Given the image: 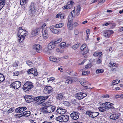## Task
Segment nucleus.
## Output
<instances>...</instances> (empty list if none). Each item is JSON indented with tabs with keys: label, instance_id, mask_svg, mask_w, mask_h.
Wrapping results in <instances>:
<instances>
[{
	"label": "nucleus",
	"instance_id": "nucleus-1",
	"mask_svg": "<svg viewBox=\"0 0 123 123\" xmlns=\"http://www.w3.org/2000/svg\"><path fill=\"white\" fill-rule=\"evenodd\" d=\"M26 32V31L22 29L21 27L18 28L17 34V39L19 42H21L24 40Z\"/></svg>",
	"mask_w": 123,
	"mask_h": 123
},
{
	"label": "nucleus",
	"instance_id": "nucleus-2",
	"mask_svg": "<svg viewBox=\"0 0 123 123\" xmlns=\"http://www.w3.org/2000/svg\"><path fill=\"white\" fill-rule=\"evenodd\" d=\"M55 109V107L48 104L46 105L45 106L41 108V111L42 112L44 113H47L53 112Z\"/></svg>",
	"mask_w": 123,
	"mask_h": 123
},
{
	"label": "nucleus",
	"instance_id": "nucleus-3",
	"mask_svg": "<svg viewBox=\"0 0 123 123\" xmlns=\"http://www.w3.org/2000/svg\"><path fill=\"white\" fill-rule=\"evenodd\" d=\"M32 86V83L30 81H27L23 85V89L25 91H27L30 90Z\"/></svg>",
	"mask_w": 123,
	"mask_h": 123
},
{
	"label": "nucleus",
	"instance_id": "nucleus-4",
	"mask_svg": "<svg viewBox=\"0 0 123 123\" xmlns=\"http://www.w3.org/2000/svg\"><path fill=\"white\" fill-rule=\"evenodd\" d=\"M77 79L75 78H73L68 76H66L64 78V81L65 83L70 84L72 83L77 81Z\"/></svg>",
	"mask_w": 123,
	"mask_h": 123
},
{
	"label": "nucleus",
	"instance_id": "nucleus-5",
	"mask_svg": "<svg viewBox=\"0 0 123 123\" xmlns=\"http://www.w3.org/2000/svg\"><path fill=\"white\" fill-rule=\"evenodd\" d=\"M69 116L67 115H63L58 117L56 118V120L59 122H66L69 120Z\"/></svg>",
	"mask_w": 123,
	"mask_h": 123
},
{
	"label": "nucleus",
	"instance_id": "nucleus-6",
	"mask_svg": "<svg viewBox=\"0 0 123 123\" xmlns=\"http://www.w3.org/2000/svg\"><path fill=\"white\" fill-rule=\"evenodd\" d=\"M49 97V96L37 97L34 98V100L37 102L38 103L40 104L44 102Z\"/></svg>",
	"mask_w": 123,
	"mask_h": 123
},
{
	"label": "nucleus",
	"instance_id": "nucleus-7",
	"mask_svg": "<svg viewBox=\"0 0 123 123\" xmlns=\"http://www.w3.org/2000/svg\"><path fill=\"white\" fill-rule=\"evenodd\" d=\"M33 49L38 53L41 52L42 50V46L39 44H35L33 46Z\"/></svg>",
	"mask_w": 123,
	"mask_h": 123
},
{
	"label": "nucleus",
	"instance_id": "nucleus-8",
	"mask_svg": "<svg viewBox=\"0 0 123 123\" xmlns=\"http://www.w3.org/2000/svg\"><path fill=\"white\" fill-rule=\"evenodd\" d=\"M21 82L19 81H16L11 85V86L15 89H17L19 88L21 86Z\"/></svg>",
	"mask_w": 123,
	"mask_h": 123
},
{
	"label": "nucleus",
	"instance_id": "nucleus-9",
	"mask_svg": "<svg viewBox=\"0 0 123 123\" xmlns=\"http://www.w3.org/2000/svg\"><path fill=\"white\" fill-rule=\"evenodd\" d=\"M53 91V88L50 86H46L44 89V92L46 94H49Z\"/></svg>",
	"mask_w": 123,
	"mask_h": 123
},
{
	"label": "nucleus",
	"instance_id": "nucleus-10",
	"mask_svg": "<svg viewBox=\"0 0 123 123\" xmlns=\"http://www.w3.org/2000/svg\"><path fill=\"white\" fill-rule=\"evenodd\" d=\"M86 113L89 115L90 117L92 118H94L97 117L99 115L98 113L96 112H92L91 111H87Z\"/></svg>",
	"mask_w": 123,
	"mask_h": 123
},
{
	"label": "nucleus",
	"instance_id": "nucleus-11",
	"mask_svg": "<svg viewBox=\"0 0 123 123\" xmlns=\"http://www.w3.org/2000/svg\"><path fill=\"white\" fill-rule=\"evenodd\" d=\"M42 35L43 38L45 40H46L48 38V34L47 30L44 29H43L42 31Z\"/></svg>",
	"mask_w": 123,
	"mask_h": 123
},
{
	"label": "nucleus",
	"instance_id": "nucleus-12",
	"mask_svg": "<svg viewBox=\"0 0 123 123\" xmlns=\"http://www.w3.org/2000/svg\"><path fill=\"white\" fill-rule=\"evenodd\" d=\"M37 11L36 7H35V5L34 3H32L30 6V12L32 14H34Z\"/></svg>",
	"mask_w": 123,
	"mask_h": 123
},
{
	"label": "nucleus",
	"instance_id": "nucleus-13",
	"mask_svg": "<svg viewBox=\"0 0 123 123\" xmlns=\"http://www.w3.org/2000/svg\"><path fill=\"white\" fill-rule=\"evenodd\" d=\"M25 101L28 103H30L33 101L34 100L33 97L32 96L27 95L25 96Z\"/></svg>",
	"mask_w": 123,
	"mask_h": 123
},
{
	"label": "nucleus",
	"instance_id": "nucleus-14",
	"mask_svg": "<svg viewBox=\"0 0 123 123\" xmlns=\"http://www.w3.org/2000/svg\"><path fill=\"white\" fill-rule=\"evenodd\" d=\"M57 112L60 114H63L66 112V110L65 109L60 107H57Z\"/></svg>",
	"mask_w": 123,
	"mask_h": 123
},
{
	"label": "nucleus",
	"instance_id": "nucleus-15",
	"mask_svg": "<svg viewBox=\"0 0 123 123\" xmlns=\"http://www.w3.org/2000/svg\"><path fill=\"white\" fill-rule=\"evenodd\" d=\"M86 45L85 44H84L82 45L80 47V50L82 51L84 50L85 49L86 50L83 53V54L84 55L86 54L89 51V50L88 48H86Z\"/></svg>",
	"mask_w": 123,
	"mask_h": 123
},
{
	"label": "nucleus",
	"instance_id": "nucleus-16",
	"mask_svg": "<svg viewBox=\"0 0 123 123\" xmlns=\"http://www.w3.org/2000/svg\"><path fill=\"white\" fill-rule=\"evenodd\" d=\"M27 72L29 74H33L35 76H37V73L35 68H32L31 69L28 70Z\"/></svg>",
	"mask_w": 123,
	"mask_h": 123
},
{
	"label": "nucleus",
	"instance_id": "nucleus-17",
	"mask_svg": "<svg viewBox=\"0 0 123 123\" xmlns=\"http://www.w3.org/2000/svg\"><path fill=\"white\" fill-rule=\"evenodd\" d=\"M40 29V28H36L33 30L31 33V37H34L37 35L38 31Z\"/></svg>",
	"mask_w": 123,
	"mask_h": 123
},
{
	"label": "nucleus",
	"instance_id": "nucleus-18",
	"mask_svg": "<svg viewBox=\"0 0 123 123\" xmlns=\"http://www.w3.org/2000/svg\"><path fill=\"white\" fill-rule=\"evenodd\" d=\"M49 59L51 61L58 62L61 60V58L59 57H56L54 56H51L49 57Z\"/></svg>",
	"mask_w": 123,
	"mask_h": 123
},
{
	"label": "nucleus",
	"instance_id": "nucleus-19",
	"mask_svg": "<svg viewBox=\"0 0 123 123\" xmlns=\"http://www.w3.org/2000/svg\"><path fill=\"white\" fill-rule=\"evenodd\" d=\"M114 33L112 30L107 31H105L104 33V36L107 38H109L111 35V34Z\"/></svg>",
	"mask_w": 123,
	"mask_h": 123
},
{
	"label": "nucleus",
	"instance_id": "nucleus-20",
	"mask_svg": "<svg viewBox=\"0 0 123 123\" xmlns=\"http://www.w3.org/2000/svg\"><path fill=\"white\" fill-rule=\"evenodd\" d=\"M56 46V44L54 42L52 41L49 43L48 47L49 49H52L55 48Z\"/></svg>",
	"mask_w": 123,
	"mask_h": 123
},
{
	"label": "nucleus",
	"instance_id": "nucleus-21",
	"mask_svg": "<svg viewBox=\"0 0 123 123\" xmlns=\"http://www.w3.org/2000/svg\"><path fill=\"white\" fill-rule=\"evenodd\" d=\"M70 116L71 118L74 120H76L79 118L78 113L77 112H74L71 113Z\"/></svg>",
	"mask_w": 123,
	"mask_h": 123
},
{
	"label": "nucleus",
	"instance_id": "nucleus-22",
	"mask_svg": "<svg viewBox=\"0 0 123 123\" xmlns=\"http://www.w3.org/2000/svg\"><path fill=\"white\" fill-rule=\"evenodd\" d=\"M26 109L27 108L26 107H20L16 108L15 111L16 112L19 113L26 110Z\"/></svg>",
	"mask_w": 123,
	"mask_h": 123
},
{
	"label": "nucleus",
	"instance_id": "nucleus-23",
	"mask_svg": "<svg viewBox=\"0 0 123 123\" xmlns=\"http://www.w3.org/2000/svg\"><path fill=\"white\" fill-rule=\"evenodd\" d=\"M103 104L105 105L104 106L107 109L112 108L113 105L112 103L109 102H106Z\"/></svg>",
	"mask_w": 123,
	"mask_h": 123
},
{
	"label": "nucleus",
	"instance_id": "nucleus-24",
	"mask_svg": "<svg viewBox=\"0 0 123 123\" xmlns=\"http://www.w3.org/2000/svg\"><path fill=\"white\" fill-rule=\"evenodd\" d=\"M119 115L117 113L113 114L111 115L110 117V118L112 119H117L119 117Z\"/></svg>",
	"mask_w": 123,
	"mask_h": 123
},
{
	"label": "nucleus",
	"instance_id": "nucleus-25",
	"mask_svg": "<svg viewBox=\"0 0 123 123\" xmlns=\"http://www.w3.org/2000/svg\"><path fill=\"white\" fill-rule=\"evenodd\" d=\"M82 92H79L75 94V97L76 99L79 100L82 99L83 97L82 96Z\"/></svg>",
	"mask_w": 123,
	"mask_h": 123
},
{
	"label": "nucleus",
	"instance_id": "nucleus-26",
	"mask_svg": "<svg viewBox=\"0 0 123 123\" xmlns=\"http://www.w3.org/2000/svg\"><path fill=\"white\" fill-rule=\"evenodd\" d=\"M105 105L103 104L102 105H101L100 107L98 108V109L99 111L101 112H103L107 110L105 107L104 106Z\"/></svg>",
	"mask_w": 123,
	"mask_h": 123
},
{
	"label": "nucleus",
	"instance_id": "nucleus-27",
	"mask_svg": "<svg viewBox=\"0 0 123 123\" xmlns=\"http://www.w3.org/2000/svg\"><path fill=\"white\" fill-rule=\"evenodd\" d=\"M23 116L27 117L29 116L31 114V112L30 111H25L22 113Z\"/></svg>",
	"mask_w": 123,
	"mask_h": 123
},
{
	"label": "nucleus",
	"instance_id": "nucleus-28",
	"mask_svg": "<svg viewBox=\"0 0 123 123\" xmlns=\"http://www.w3.org/2000/svg\"><path fill=\"white\" fill-rule=\"evenodd\" d=\"M74 3L73 0H70L68 1L67 4L70 9L72 8L73 5L74 4Z\"/></svg>",
	"mask_w": 123,
	"mask_h": 123
},
{
	"label": "nucleus",
	"instance_id": "nucleus-29",
	"mask_svg": "<svg viewBox=\"0 0 123 123\" xmlns=\"http://www.w3.org/2000/svg\"><path fill=\"white\" fill-rule=\"evenodd\" d=\"M72 22V21H68V28L70 30L72 29L73 28V24Z\"/></svg>",
	"mask_w": 123,
	"mask_h": 123
},
{
	"label": "nucleus",
	"instance_id": "nucleus-30",
	"mask_svg": "<svg viewBox=\"0 0 123 123\" xmlns=\"http://www.w3.org/2000/svg\"><path fill=\"white\" fill-rule=\"evenodd\" d=\"M63 98V94L62 93H60L57 95L56 96V99L58 100H61Z\"/></svg>",
	"mask_w": 123,
	"mask_h": 123
},
{
	"label": "nucleus",
	"instance_id": "nucleus-31",
	"mask_svg": "<svg viewBox=\"0 0 123 123\" xmlns=\"http://www.w3.org/2000/svg\"><path fill=\"white\" fill-rule=\"evenodd\" d=\"M5 3V0H0V11L4 6Z\"/></svg>",
	"mask_w": 123,
	"mask_h": 123
},
{
	"label": "nucleus",
	"instance_id": "nucleus-32",
	"mask_svg": "<svg viewBox=\"0 0 123 123\" xmlns=\"http://www.w3.org/2000/svg\"><path fill=\"white\" fill-rule=\"evenodd\" d=\"M81 85L85 87H88V82L85 80H84L81 82Z\"/></svg>",
	"mask_w": 123,
	"mask_h": 123
},
{
	"label": "nucleus",
	"instance_id": "nucleus-33",
	"mask_svg": "<svg viewBox=\"0 0 123 123\" xmlns=\"http://www.w3.org/2000/svg\"><path fill=\"white\" fill-rule=\"evenodd\" d=\"M84 69H83L82 71V74L83 75H86L90 73L89 71H84Z\"/></svg>",
	"mask_w": 123,
	"mask_h": 123
},
{
	"label": "nucleus",
	"instance_id": "nucleus-34",
	"mask_svg": "<svg viewBox=\"0 0 123 123\" xmlns=\"http://www.w3.org/2000/svg\"><path fill=\"white\" fill-rule=\"evenodd\" d=\"M5 78L3 75L0 73V83L3 82L5 80Z\"/></svg>",
	"mask_w": 123,
	"mask_h": 123
},
{
	"label": "nucleus",
	"instance_id": "nucleus-35",
	"mask_svg": "<svg viewBox=\"0 0 123 123\" xmlns=\"http://www.w3.org/2000/svg\"><path fill=\"white\" fill-rule=\"evenodd\" d=\"M64 24L62 23H61L57 24L55 25V27L56 28H59L62 27Z\"/></svg>",
	"mask_w": 123,
	"mask_h": 123
},
{
	"label": "nucleus",
	"instance_id": "nucleus-36",
	"mask_svg": "<svg viewBox=\"0 0 123 123\" xmlns=\"http://www.w3.org/2000/svg\"><path fill=\"white\" fill-rule=\"evenodd\" d=\"M120 82V80H114L112 81V85H114Z\"/></svg>",
	"mask_w": 123,
	"mask_h": 123
},
{
	"label": "nucleus",
	"instance_id": "nucleus-37",
	"mask_svg": "<svg viewBox=\"0 0 123 123\" xmlns=\"http://www.w3.org/2000/svg\"><path fill=\"white\" fill-rule=\"evenodd\" d=\"M104 71V70L102 69H97L96 71V74H98L100 73H102Z\"/></svg>",
	"mask_w": 123,
	"mask_h": 123
},
{
	"label": "nucleus",
	"instance_id": "nucleus-38",
	"mask_svg": "<svg viewBox=\"0 0 123 123\" xmlns=\"http://www.w3.org/2000/svg\"><path fill=\"white\" fill-rule=\"evenodd\" d=\"M116 63L112 62H111L109 64V66L111 67H113L115 66Z\"/></svg>",
	"mask_w": 123,
	"mask_h": 123
},
{
	"label": "nucleus",
	"instance_id": "nucleus-39",
	"mask_svg": "<svg viewBox=\"0 0 123 123\" xmlns=\"http://www.w3.org/2000/svg\"><path fill=\"white\" fill-rule=\"evenodd\" d=\"M102 54V52H96L93 55L94 56H100Z\"/></svg>",
	"mask_w": 123,
	"mask_h": 123
},
{
	"label": "nucleus",
	"instance_id": "nucleus-40",
	"mask_svg": "<svg viewBox=\"0 0 123 123\" xmlns=\"http://www.w3.org/2000/svg\"><path fill=\"white\" fill-rule=\"evenodd\" d=\"M55 79V78L54 77L49 78L47 79L48 82L51 83Z\"/></svg>",
	"mask_w": 123,
	"mask_h": 123
},
{
	"label": "nucleus",
	"instance_id": "nucleus-41",
	"mask_svg": "<svg viewBox=\"0 0 123 123\" xmlns=\"http://www.w3.org/2000/svg\"><path fill=\"white\" fill-rule=\"evenodd\" d=\"M52 32L56 34H58L60 33L61 31H59L58 30L56 29H54Z\"/></svg>",
	"mask_w": 123,
	"mask_h": 123
},
{
	"label": "nucleus",
	"instance_id": "nucleus-42",
	"mask_svg": "<svg viewBox=\"0 0 123 123\" xmlns=\"http://www.w3.org/2000/svg\"><path fill=\"white\" fill-rule=\"evenodd\" d=\"M79 46L78 43L74 45L73 46V48L74 49H76L78 48Z\"/></svg>",
	"mask_w": 123,
	"mask_h": 123
},
{
	"label": "nucleus",
	"instance_id": "nucleus-43",
	"mask_svg": "<svg viewBox=\"0 0 123 123\" xmlns=\"http://www.w3.org/2000/svg\"><path fill=\"white\" fill-rule=\"evenodd\" d=\"M73 17V16L72 15H70V14L68 17V21H72Z\"/></svg>",
	"mask_w": 123,
	"mask_h": 123
},
{
	"label": "nucleus",
	"instance_id": "nucleus-44",
	"mask_svg": "<svg viewBox=\"0 0 123 123\" xmlns=\"http://www.w3.org/2000/svg\"><path fill=\"white\" fill-rule=\"evenodd\" d=\"M19 74V71H16L14 72L13 73V75L14 76H18Z\"/></svg>",
	"mask_w": 123,
	"mask_h": 123
},
{
	"label": "nucleus",
	"instance_id": "nucleus-45",
	"mask_svg": "<svg viewBox=\"0 0 123 123\" xmlns=\"http://www.w3.org/2000/svg\"><path fill=\"white\" fill-rule=\"evenodd\" d=\"M66 45V43L64 42L61 43L60 44V46L62 48L65 47Z\"/></svg>",
	"mask_w": 123,
	"mask_h": 123
},
{
	"label": "nucleus",
	"instance_id": "nucleus-46",
	"mask_svg": "<svg viewBox=\"0 0 123 123\" xmlns=\"http://www.w3.org/2000/svg\"><path fill=\"white\" fill-rule=\"evenodd\" d=\"M19 64V62L18 61L15 62L13 63L12 64V66L13 67H15L17 66L18 64Z\"/></svg>",
	"mask_w": 123,
	"mask_h": 123
},
{
	"label": "nucleus",
	"instance_id": "nucleus-47",
	"mask_svg": "<svg viewBox=\"0 0 123 123\" xmlns=\"http://www.w3.org/2000/svg\"><path fill=\"white\" fill-rule=\"evenodd\" d=\"M62 40V38H60L58 39L57 40L54 42L56 44H57L58 43L60 42H61Z\"/></svg>",
	"mask_w": 123,
	"mask_h": 123
},
{
	"label": "nucleus",
	"instance_id": "nucleus-48",
	"mask_svg": "<svg viewBox=\"0 0 123 123\" xmlns=\"http://www.w3.org/2000/svg\"><path fill=\"white\" fill-rule=\"evenodd\" d=\"M69 6L67 4L66 5L62 7V8L63 9H70V7H69Z\"/></svg>",
	"mask_w": 123,
	"mask_h": 123
},
{
	"label": "nucleus",
	"instance_id": "nucleus-49",
	"mask_svg": "<svg viewBox=\"0 0 123 123\" xmlns=\"http://www.w3.org/2000/svg\"><path fill=\"white\" fill-rule=\"evenodd\" d=\"M63 104L66 106H69L70 105V103L68 101L64 102L63 103Z\"/></svg>",
	"mask_w": 123,
	"mask_h": 123
},
{
	"label": "nucleus",
	"instance_id": "nucleus-50",
	"mask_svg": "<svg viewBox=\"0 0 123 123\" xmlns=\"http://www.w3.org/2000/svg\"><path fill=\"white\" fill-rule=\"evenodd\" d=\"M14 110V109L13 108H11L8 110L7 111V112L8 113H11Z\"/></svg>",
	"mask_w": 123,
	"mask_h": 123
},
{
	"label": "nucleus",
	"instance_id": "nucleus-51",
	"mask_svg": "<svg viewBox=\"0 0 123 123\" xmlns=\"http://www.w3.org/2000/svg\"><path fill=\"white\" fill-rule=\"evenodd\" d=\"M16 117L18 118H19L23 116L22 113L21 114H18L15 115Z\"/></svg>",
	"mask_w": 123,
	"mask_h": 123
},
{
	"label": "nucleus",
	"instance_id": "nucleus-52",
	"mask_svg": "<svg viewBox=\"0 0 123 123\" xmlns=\"http://www.w3.org/2000/svg\"><path fill=\"white\" fill-rule=\"evenodd\" d=\"M26 0H20V5L22 6L25 5L26 2Z\"/></svg>",
	"mask_w": 123,
	"mask_h": 123
},
{
	"label": "nucleus",
	"instance_id": "nucleus-53",
	"mask_svg": "<svg viewBox=\"0 0 123 123\" xmlns=\"http://www.w3.org/2000/svg\"><path fill=\"white\" fill-rule=\"evenodd\" d=\"M79 33V32L78 30L76 29H75L74 31V33L75 35H78Z\"/></svg>",
	"mask_w": 123,
	"mask_h": 123
},
{
	"label": "nucleus",
	"instance_id": "nucleus-54",
	"mask_svg": "<svg viewBox=\"0 0 123 123\" xmlns=\"http://www.w3.org/2000/svg\"><path fill=\"white\" fill-rule=\"evenodd\" d=\"M26 63L29 66H31L32 64V63L31 61L29 60Z\"/></svg>",
	"mask_w": 123,
	"mask_h": 123
},
{
	"label": "nucleus",
	"instance_id": "nucleus-55",
	"mask_svg": "<svg viewBox=\"0 0 123 123\" xmlns=\"http://www.w3.org/2000/svg\"><path fill=\"white\" fill-rule=\"evenodd\" d=\"M92 66V65L91 64H88L86 65L85 66V68L88 69L90 68Z\"/></svg>",
	"mask_w": 123,
	"mask_h": 123
},
{
	"label": "nucleus",
	"instance_id": "nucleus-56",
	"mask_svg": "<svg viewBox=\"0 0 123 123\" xmlns=\"http://www.w3.org/2000/svg\"><path fill=\"white\" fill-rule=\"evenodd\" d=\"M109 95L108 94H106L102 96L101 97L103 98H108Z\"/></svg>",
	"mask_w": 123,
	"mask_h": 123
},
{
	"label": "nucleus",
	"instance_id": "nucleus-57",
	"mask_svg": "<svg viewBox=\"0 0 123 123\" xmlns=\"http://www.w3.org/2000/svg\"><path fill=\"white\" fill-rule=\"evenodd\" d=\"M75 8L74 7V10L72 11V12L71 14H70L72 15L73 16L75 14Z\"/></svg>",
	"mask_w": 123,
	"mask_h": 123
},
{
	"label": "nucleus",
	"instance_id": "nucleus-58",
	"mask_svg": "<svg viewBox=\"0 0 123 123\" xmlns=\"http://www.w3.org/2000/svg\"><path fill=\"white\" fill-rule=\"evenodd\" d=\"M84 107L83 106H79L78 107V109L79 110H82L84 109Z\"/></svg>",
	"mask_w": 123,
	"mask_h": 123
},
{
	"label": "nucleus",
	"instance_id": "nucleus-59",
	"mask_svg": "<svg viewBox=\"0 0 123 123\" xmlns=\"http://www.w3.org/2000/svg\"><path fill=\"white\" fill-rule=\"evenodd\" d=\"M60 13V16L61 18L62 19H63L64 18V15L63 14H61Z\"/></svg>",
	"mask_w": 123,
	"mask_h": 123
},
{
	"label": "nucleus",
	"instance_id": "nucleus-60",
	"mask_svg": "<svg viewBox=\"0 0 123 123\" xmlns=\"http://www.w3.org/2000/svg\"><path fill=\"white\" fill-rule=\"evenodd\" d=\"M54 27L55 26H54L53 25H52L50 26L49 28L50 30L53 31V30H54Z\"/></svg>",
	"mask_w": 123,
	"mask_h": 123
},
{
	"label": "nucleus",
	"instance_id": "nucleus-61",
	"mask_svg": "<svg viewBox=\"0 0 123 123\" xmlns=\"http://www.w3.org/2000/svg\"><path fill=\"white\" fill-rule=\"evenodd\" d=\"M86 61V59H85L83 60V61L81 63H79V65H80L83 64Z\"/></svg>",
	"mask_w": 123,
	"mask_h": 123
},
{
	"label": "nucleus",
	"instance_id": "nucleus-62",
	"mask_svg": "<svg viewBox=\"0 0 123 123\" xmlns=\"http://www.w3.org/2000/svg\"><path fill=\"white\" fill-rule=\"evenodd\" d=\"M80 11L76 10V13L77 16H78L79 14V13Z\"/></svg>",
	"mask_w": 123,
	"mask_h": 123
},
{
	"label": "nucleus",
	"instance_id": "nucleus-63",
	"mask_svg": "<svg viewBox=\"0 0 123 123\" xmlns=\"http://www.w3.org/2000/svg\"><path fill=\"white\" fill-rule=\"evenodd\" d=\"M80 5H78L77 7V9L76 10L78 11H80Z\"/></svg>",
	"mask_w": 123,
	"mask_h": 123
},
{
	"label": "nucleus",
	"instance_id": "nucleus-64",
	"mask_svg": "<svg viewBox=\"0 0 123 123\" xmlns=\"http://www.w3.org/2000/svg\"><path fill=\"white\" fill-rule=\"evenodd\" d=\"M90 33V30L89 29H87L86 31V33L87 35H89Z\"/></svg>",
	"mask_w": 123,
	"mask_h": 123
}]
</instances>
